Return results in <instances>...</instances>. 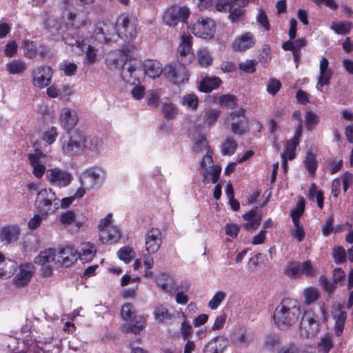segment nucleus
Here are the masks:
<instances>
[{
  "label": "nucleus",
  "instance_id": "obj_1",
  "mask_svg": "<svg viewBox=\"0 0 353 353\" xmlns=\"http://www.w3.org/2000/svg\"><path fill=\"white\" fill-rule=\"evenodd\" d=\"M300 314V306L296 301L285 298L276 306L273 318L279 328L286 329L297 321Z\"/></svg>",
  "mask_w": 353,
  "mask_h": 353
},
{
  "label": "nucleus",
  "instance_id": "obj_2",
  "mask_svg": "<svg viewBox=\"0 0 353 353\" xmlns=\"http://www.w3.org/2000/svg\"><path fill=\"white\" fill-rule=\"evenodd\" d=\"M60 199L52 188H43L37 192L35 208L41 215L46 216L59 208Z\"/></svg>",
  "mask_w": 353,
  "mask_h": 353
},
{
  "label": "nucleus",
  "instance_id": "obj_3",
  "mask_svg": "<svg viewBox=\"0 0 353 353\" xmlns=\"http://www.w3.org/2000/svg\"><path fill=\"white\" fill-rule=\"evenodd\" d=\"M61 148L63 153L74 156L81 153L85 147V137L78 130L66 132L61 138Z\"/></svg>",
  "mask_w": 353,
  "mask_h": 353
},
{
  "label": "nucleus",
  "instance_id": "obj_4",
  "mask_svg": "<svg viewBox=\"0 0 353 353\" xmlns=\"http://www.w3.org/2000/svg\"><path fill=\"white\" fill-rule=\"evenodd\" d=\"M116 26L117 37L128 43L136 39L138 33V23L134 17L121 14L117 19Z\"/></svg>",
  "mask_w": 353,
  "mask_h": 353
},
{
  "label": "nucleus",
  "instance_id": "obj_5",
  "mask_svg": "<svg viewBox=\"0 0 353 353\" xmlns=\"http://www.w3.org/2000/svg\"><path fill=\"white\" fill-rule=\"evenodd\" d=\"M121 314L125 321H129L126 331L138 334L145 327V319L141 316H137L132 304L127 303L122 306Z\"/></svg>",
  "mask_w": 353,
  "mask_h": 353
},
{
  "label": "nucleus",
  "instance_id": "obj_6",
  "mask_svg": "<svg viewBox=\"0 0 353 353\" xmlns=\"http://www.w3.org/2000/svg\"><path fill=\"white\" fill-rule=\"evenodd\" d=\"M106 173L100 167L93 166L86 169L80 176L81 184L91 190L99 188L105 181Z\"/></svg>",
  "mask_w": 353,
  "mask_h": 353
},
{
  "label": "nucleus",
  "instance_id": "obj_7",
  "mask_svg": "<svg viewBox=\"0 0 353 353\" xmlns=\"http://www.w3.org/2000/svg\"><path fill=\"white\" fill-rule=\"evenodd\" d=\"M112 214H108L99 225V239L103 243L112 244L118 241L121 237L119 228L111 223Z\"/></svg>",
  "mask_w": 353,
  "mask_h": 353
},
{
  "label": "nucleus",
  "instance_id": "obj_8",
  "mask_svg": "<svg viewBox=\"0 0 353 353\" xmlns=\"http://www.w3.org/2000/svg\"><path fill=\"white\" fill-rule=\"evenodd\" d=\"M93 36L99 42L108 43L117 36V26L108 21L98 22L95 25Z\"/></svg>",
  "mask_w": 353,
  "mask_h": 353
},
{
  "label": "nucleus",
  "instance_id": "obj_9",
  "mask_svg": "<svg viewBox=\"0 0 353 353\" xmlns=\"http://www.w3.org/2000/svg\"><path fill=\"white\" fill-rule=\"evenodd\" d=\"M317 316L312 310L304 312L300 323V332L302 336L310 338L315 336L319 332Z\"/></svg>",
  "mask_w": 353,
  "mask_h": 353
},
{
  "label": "nucleus",
  "instance_id": "obj_10",
  "mask_svg": "<svg viewBox=\"0 0 353 353\" xmlns=\"http://www.w3.org/2000/svg\"><path fill=\"white\" fill-rule=\"evenodd\" d=\"M190 15V10L185 6H174L168 8L163 14V21L170 27H174L179 22H185Z\"/></svg>",
  "mask_w": 353,
  "mask_h": 353
},
{
  "label": "nucleus",
  "instance_id": "obj_11",
  "mask_svg": "<svg viewBox=\"0 0 353 353\" xmlns=\"http://www.w3.org/2000/svg\"><path fill=\"white\" fill-rule=\"evenodd\" d=\"M185 65L182 63L167 65L163 70V74L174 84L179 85L187 82L189 74Z\"/></svg>",
  "mask_w": 353,
  "mask_h": 353
},
{
  "label": "nucleus",
  "instance_id": "obj_12",
  "mask_svg": "<svg viewBox=\"0 0 353 353\" xmlns=\"http://www.w3.org/2000/svg\"><path fill=\"white\" fill-rule=\"evenodd\" d=\"M53 72L50 66L41 65L33 69L31 72L32 85L43 88L51 84Z\"/></svg>",
  "mask_w": 353,
  "mask_h": 353
},
{
  "label": "nucleus",
  "instance_id": "obj_13",
  "mask_svg": "<svg viewBox=\"0 0 353 353\" xmlns=\"http://www.w3.org/2000/svg\"><path fill=\"white\" fill-rule=\"evenodd\" d=\"M191 35L183 34L181 37V43L178 48L177 60L179 63L188 65L192 63L194 59L192 52Z\"/></svg>",
  "mask_w": 353,
  "mask_h": 353
},
{
  "label": "nucleus",
  "instance_id": "obj_14",
  "mask_svg": "<svg viewBox=\"0 0 353 353\" xmlns=\"http://www.w3.org/2000/svg\"><path fill=\"white\" fill-rule=\"evenodd\" d=\"M192 33L203 39H211L215 33L214 21L209 18H199L192 26Z\"/></svg>",
  "mask_w": 353,
  "mask_h": 353
},
{
  "label": "nucleus",
  "instance_id": "obj_15",
  "mask_svg": "<svg viewBox=\"0 0 353 353\" xmlns=\"http://www.w3.org/2000/svg\"><path fill=\"white\" fill-rule=\"evenodd\" d=\"M47 181L52 185L59 187L68 186L72 181V175L68 172L59 168L48 169L46 171Z\"/></svg>",
  "mask_w": 353,
  "mask_h": 353
},
{
  "label": "nucleus",
  "instance_id": "obj_16",
  "mask_svg": "<svg viewBox=\"0 0 353 353\" xmlns=\"http://www.w3.org/2000/svg\"><path fill=\"white\" fill-rule=\"evenodd\" d=\"M79 121L77 112L71 108H63L61 110L59 122L66 132H72Z\"/></svg>",
  "mask_w": 353,
  "mask_h": 353
},
{
  "label": "nucleus",
  "instance_id": "obj_17",
  "mask_svg": "<svg viewBox=\"0 0 353 353\" xmlns=\"http://www.w3.org/2000/svg\"><path fill=\"white\" fill-rule=\"evenodd\" d=\"M162 234L158 228H151L145 234V250L149 254L156 253L162 243Z\"/></svg>",
  "mask_w": 353,
  "mask_h": 353
},
{
  "label": "nucleus",
  "instance_id": "obj_18",
  "mask_svg": "<svg viewBox=\"0 0 353 353\" xmlns=\"http://www.w3.org/2000/svg\"><path fill=\"white\" fill-rule=\"evenodd\" d=\"M256 38L251 32H246L236 37L232 43L234 52H245L254 47Z\"/></svg>",
  "mask_w": 353,
  "mask_h": 353
},
{
  "label": "nucleus",
  "instance_id": "obj_19",
  "mask_svg": "<svg viewBox=\"0 0 353 353\" xmlns=\"http://www.w3.org/2000/svg\"><path fill=\"white\" fill-rule=\"evenodd\" d=\"M45 157L46 155L39 150H36L34 154L28 155L29 163L33 168L32 173L38 179H41L46 170L42 161V159Z\"/></svg>",
  "mask_w": 353,
  "mask_h": 353
},
{
  "label": "nucleus",
  "instance_id": "obj_20",
  "mask_svg": "<svg viewBox=\"0 0 353 353\" xmlns=\"http://www.w3.org/2000/svg\"><path fill=\"white\" fill-rule=\"evenodd\" d=\"M141 74V69L132 65L131 63H125L123 65L121 73L123 79L130 84L140 83Z\"/></svg>",
  "mask_w": 353,
  "mask_h": 353
},
{
  "label": "nucleus",
  "instance_id": "obj_21",
  "mask_svg": "<svg viewBox=\"0 0 353 353\" xmlns=\"http://www.w3.org/2000/svg\"><path fill=\"white\" fill-rule=\"evenodd\" d=\"M79 257L78 250L71 246H66L59 250L58 262L63 266L69 267L75 263Z\"/></svg>",
  "mask_w": 353,
  "mask_h": 353
},
{
  "label": "nucleus",
  "instance_id": "obj_22",
  "mask_svg": "<svg viewBox=\"0 0 353 353\" xmlns=\"http://www.w3.org/2000/svg\"><path fill=\"white\" fill-rule=\"evenodd\" d=\"M329 61L327 58L323 57L320 61L319 65V77L316 87L319 89V87L327 85L330 84V79L332 77V71L328 68Z\"/></svg>",
  "mask_w": 353,
  "mask_h": 353
},
{
  "label": "nucleus",
  "instance_id": "obj_23",
  "mask_svg": "<svg viewBox=\"0 0 353 353\" xmlns=\"http://www.w3.org/2000/svg\"><path fill=\"white\" fill-rule=\"evenodd\" d=\"M20 234V228L17 225H6L0 229V240L6 244L16 241Z\"/></svg>",
  "mask_w": 353,
  "mask_h": 353
},
{
  "label": "nucleus",
  "instance_id": "obj_24",
  "mask_svg": "<svg viewBox=\"0 0 353 353\" xmlns=\"http://www.w3.org/2000/svg\"><path fill=\"white\" fill-rule=\"evenodd\" d=\"M143 68L145 75L152 79L159 77L163 72L161 63L157 60H145Z\"/></svg>",
  "mask_w": 353,
  "mask_h": 353
},
{
  "label": "nucleus",
  "instance_id": "obj_25",
  "mask_svg": "<svg viewBox=\"0 0 353 353\" xmlns=\"http://www.w3.org/2000/svg\"><path fill=\"white\" fill-rule=\"evenodd\" d=\"M32 277L31 267L28 264L22 265L19 272L14 279V285L17 287L26 285Z\"/></svg>",
  "mask_w": 353,
  "mask_h": 353
},
{
  "label": "nucleus",
  "instance_id": "obj_26",
  "mask_svg": "<svg viewBox=\"0 0 353 353\" xmlns=\"http://www.w3.org/2000/svg\"><path fill=\"white\" fill-rule=\"evenodd\" d=\"M222 81L218 77H205L200 82L199 90L203 92H210L218 88Z\"/></svg>",
  "mask_w": 353,
  "mask_h": 353
},
{
  "label": "nucleus",
  "instance_id": "obj_27",
  "mask_svg": "<svg viewBox=\"0 0 353 353\" xmlns=\"http://www.w3.org/2000/svg\"><path fill=\"white\" fill-rule=\"evenodd\" d=\"M156 283L161 289L166 292L176 290L172 278L166 273H161L156 277Z\"/></svg>",
  "mask_w": 353,
  "mask_h": 353
},
{
  "label": "nucleus",
  "instance_id": "obj_28",
  "mask_svg": "<svg viewBox=\"0 0 353 353\" xmlns=\"http://www.w3.org/2000/svg\"><path fill=\"white\" fill-rule=\"evenodd\" d=\"M96 249L93 244L85 242L81 245L80 249L78 251L79 254V259L83 262L86 263L90 261L94 256Z\"/></svg>",
  "mask_w": 353,
  "mask_h": 353
},
{
  "label": "nucleus",
  "instance_id": "obj_29",
  "mask_svg": "<svg viewBox=\"0 0 353 353\" xmlns=\"http://www.w3.org/2000/svg\"><path fill=\"white\" fill-rule=\"evenodd\" d=\"M219 341H221L219 349H216V344L214 341H210L203 349L204 353H223L224 350L229 345L228 339L223 336H219Z\"/></svg>",
  "mask_w": 353,
  "mask_h": 353
},
{
  "label": "nucleus",
  "instance_id": "obj_30",
  "mask_svg": "<svg viewBox=\"0 0 353 353\" xmlns=\"http://www.w3.org/2000/svg\"><path fill=\"white\" fill-rule=\"evenodd\" d=\"M221 172V168L217 165H212L210 170H203V183L208 184L211 181L213 183H216L219 180Z\"/></svg>",
  "mask_w": 353,
  "mask_h": 353
},
{
  "label": "nucleus",
  "instance_id": "obj_31",
  "mask_svg": "<svg viewBox=\"0 0 353 353\" xmlns=\"http://www.w3.org/2000/svg\"><path fill=\"white\" fill-rule=\"evenodd\" d=\"M353 28V23L348 21H343L339 22H332L330 26V29L332 30L336 34L345 35L350 33Z\"/></svg>",
  "mask_w": 353,
  "mask_h": 353
},
{
  "label": "nucleus",
  "instance_id": "obj_32",
  "mask_svg": "<svg viewBox=\"0 0 353 353\" xmlns=\"http://www.w3.org/2000/svg\"><path fill=\"white\" fill-rule=\"evenodd\" d=\"M55 257V250L47 249L41 251L39 255L34 258V263L38 265H44L54 261Z\"/></svg>",
  "mask_w": 353,
  "mask_h": 353
},
{
  "label": "nucleus",
  "instance_id": "obj_33",
  "mask_svg": "<svg viewBox=\"0 0 353 353\" xmlns=\"http://www.w3.org/2000/svg\"><path fill=\"white\" fill-rule=\"evenodd\" d=\"M243 219L247 221V223L244 224V226L248 230L256 229L261 223V218L257 217L256 212L254 210H252L248 213L244 214Z\"/></svg>",
  "mask_w": 353,
  "mask_h": 353
},
{
  "label": "nucleus",
  "instance_id": "obj_34",
  "mask_svg": "<svg viewBox=\"0 0 353 353\" xmlns=\"http://www.w3.org/2000/svg\"><path fill=\"white\" fill-rule=\"evenodd\" d=\"M334 347L332 336L330 334H324L318 344L319 353H329Z\"/></svg>",
  "mask_w": 353,
  "mask_h": 353
},
{
  "label": "nucleus",
  "instance_id": "obj_35",
  "mask_svg": "<svg viewBox=\"0 0 353 353\" xmlns=\"http://www.w3.org/2000/svg\"><path fill=\"white\" fill-rule=\"evenodd\" d=\"M229 19L232 23L241 21L244 18L245 10L241 8V6L232 3L229 8Z\"/></svg>",
  "mask_w": 353,
  "mask_h": 353
},
{
  "label": "nucleus",
  "instance_id": "obj_36",
  "mask_svg": "<svg viewBox=\"0 0 353 353\" xmlns=\"http://www.w3.org/2000/svg\"><path fill=\"white\" fill-rule=\"evenodd\" d=\"M155 320L158 323H162L165 320L171 319L172 314L163 305H157L154 310Z\"/></svg>",
  "mask_w": 353,
  "mask_h": 353
},
{
  "label": "nucleus",
  "instance_id": "obj_37",
  "mask_svg": "<svg viewBox=\"0 0 353 353\" xmlns=\"http://www.w3.org/2000/svg\"><path fill=\"white\" fill-rule=\"evenodd\" d=\"M6 68L10 74H17L23 73L27 69V65L24 61L18 59L8 63Z\"/></svg>",
  "mask_w": 353,
  "mask_h": 353
},
{
  "label": "nucleus",
  "instance_id": "obj_38",
  "mask_svg": "<svg viewBox=\"0 0 353 353\" xmlns=\"http://www.w3.org/2000/svg\"><path fill=\"white\" fill-rule=\"evenodd\" d=\"M309 199L314 201L316 200L318 206L322 209L323 207L324 196L321 190H319L315 183H312L309 190Z\"/></svg>",
  "mask_w": 353,
  "mask_h": 353
},
{
  "label": "nucleus",
  "instance_id": "obj_39",
  "mask_svg": "<svg viewBox=\"0 0 353 353\" xmlns=\"http://www.w3.org/2000/svg\"><path fill=\"white\" fill-rule=\"evenodd\" d=\"M63 39L68 46L81 47L82 39L76 31L74 32H65L63 35Z\"/></svg>",
  "mask_w": 353,
  "mask_h": 353
},
{
  "label": "nucleus",
  "instance_id": "obj_40",
  "mask_svg": "<svg viewBox=\"0 0 353 353\" xmlns=\"http://www.w3.org/2000/svg\"><path fill=\"white\" fill-rule=\"evenodd\" d=\"M301 264L299 262L290 261L285 268V274L288 277L294 278L301 274Z\"/></svg>",
  "mask_w": 353,
  "mask_h": 353
},
{
  "label": "nucleus",
  "instance_id": "obj_41",
  "mask_svg": "<svg viewBox=\"0 0 353 353\" xmlns=\"http://www.w3.org/2000/svg\"><path fill=\"white\" fill-rule=\"evenodd\" d=\"M304 165L311 174H314L317 168V160L316 155L312 152H308L303 161Z\"/></svg>",
  "mask_w": 353,
  "mask_h": 353
},
{
  "label": "nucleus",
  "instance_id": "obj_42",
  "mask_svg": "<svg viewBox=\"0 0 353 353\" xmlns=\"http://www.w3.org/2000/svg\"><path fill=\"white\" fill-rule=\"evenodd\" d=\"M198 61L202 67H208L212 64V58L206 48H200L197 52Z\"/></svg>",
  "mask_w": 353,
  "mask_h": 353
},
{
  "label": "nucleus",
  "instance_id": "obj_43",
  "mask_svg": "<svg viewBox=\"0 0 353 353\" xmlns=\"http://www.w3.org/2000/svg\"><path fill=\"white\" fill-rule=\"evenodd\" d=\"M181 103L183 105L195 110L199 105V98L194 93L188 94L183 97Z\"/></svg>",
  "mask_w": 353,
  "mask_h": 353
},
{
  "label": "nucleus",
  "instance_id": "obj_44",
  "mask_svg": "<svg viewBox=\"0 0 353 353\" xmlns=\"http://www.w3.org/2000/svg\"><path fill=\"white\" fill-rule=\"evenodd\" d=\"M23 47L25 57L29 59H33L36 57L37 47L35 42L26 40L23 43Z\"/></svg>",
  "mask_w": 353,
  "mask_h": 353
},
{
  "label": "nucleus",
  "instance_id": "obj_45",
  "mask_svg": "<svg viewBox=\"0 0 353 353\" xmlns=\"http://www.w3.org/2000/svg\"><path fill=\"white\" fill-rule=\"evenodd\" d=\"M237 148V143L232 138H228L222 145V153L223 155H231L234 154Z\"/></svg>",
  "mask_w": 353,
  "mask_h": 353
},
{
  "label": "nucleus",
  "instance_id": "obj_46",
  "mask_svg": "<svg viewBox=\"0 0 353 353\" xmlns=\"http://www.w3.org/2000/svg\"><path fill=\"white\" fill-rule=\"evenodd\" d=\"M163 113L164 117L167 119H173L178 114V108L176 106L170 103H164L163 105Z\"/></svg>",
  "mask_w": 353,
  "mask_h": 353
},
{
  "label": "nucleus",
  "instance_id": "obj_47",
  "mask_svg": "<svg viewBox=\"0 0 353 353\" xmlns=\"http://www.w3.org/2000/svg\"><path fill=\"white\" fill-rule=\"evenodd\" d=\"M319 123V117L312 111H308L305 114V125L309 131L314 130L315 126Z\"/></svg>",
  "mask_w": 353,
  "mask_h": 353
},
{
  "label": "nucleus",
  "instance_id": "obj_48",
  "mask_svg": "<svg viewBox=\"0 0 353 353\" xmlns=\"http://www.w3.org/2000/svg\"><path fill=\"white\" fill-rule=\"evenodd\" d=\"M59 69L61 71H63L64 72L65 75L72 76L76 74L77 70V66L74 63L63 61L59 63Z\"/></svg>",
  "mask_w": 353,
  "mask_h": 353
},
{
  "label": "nucleus",
  "instance_id": "obj_49",
  "mask_svg": "<svg viewBox=\"0 0 353 353\" xmlns=\"http://www.w3.org/2000/svg\"><path fill=\"white\" fill-rule=\"evenodd\" d=\"M117 254L121 260L128 263L134 256V252L132 248L123 247L119 250Z\"/></svg>",
  "mask_w": 353,
  "mask_h": 353
},
{
  "label": "nucleus",
  "instance_id": "obj_50",
  "mask_svg": "<svg viewBox=\"0 0 353 353\" xmlns=\"http://www.w3.org/2000/svg\"><path fill=\"white\" fill-rule=\"evenodd\" d=\"M298 145L288 141L285 144V150L281 154V157H288V160H292L296 156L295 150Z\"/></svg>",
  "mask_w": 353,
  "mask_h": 353
},
{
  "label": "nucleus",
  "instance_id": "obj_51",
  "mask_svg": "<svg viewBox=\"0 0 353 353\" xmlns=\"http://www.w3.org/2000/svg\"><path fill=\"white\" fill-rule=\"evenodd\" d=\"M57 136V128L54 126H51L43 132V139L51 145L56 141Z\"/></svg>",
  "mask_w": 353,
  "mask_h": 353
},
{
  "label": "nucleus",
  "instance_id": "obj_52",
  "mask_svg": "<svg viewBox=\"0 0 353 353\" xmlns=\"http://www.w3.org/2000/svg\"><path fill=\"white\" fill-rule=\"evenodd\" d=\"M205 150H210L207 139L203 136H199L195 140L193 150L195 152H201Z\"/></svg>",
  "mask_w": 353,
  "mask_h": 353
},
{
  "label": "nucleus",
  "instance_id": "obj_53",
  "mask_svg": "<svg viewBox=\"0 0 353 353\" xmlns=\"http://www.w3.org/2000/svg\"><path fill=\"white\" fill-rule=\"evenodd\" d=\"M316 273V268L310 261H306L301 264V274H303L307 277H313Z\"/></svg>",
  "mask_w": 353,
  "mask_h": 353
},
{
  "label": "nucleus",
  "instance_id": "obj_54",
  "mask_svg": "<svg viewBox=\"0 0 353 353\" xmlns=\"http://www.w3.org/2000/svg\"><path fill=\"white\" fill-rule=\"evenodd\" d=\"M225 296H226V294L224 292H223V291L217 292L214 295L212 299L210 301V302L208 303V306L212 310L216 309L219 306L221 303L225 299Z\"/></svg>",
  "mask_w": 353,
  "mask_h": 353
},
{
  "label": "nucleus",
  "instance_id": "obj_55",
  "mask_svg": "<svg viewBox=\"0 0 353 353\" xmlns=\"http://www.w3.org/2000/svg\"><path fill=\"white\" fill-rule=\"evenodd\" d=\"M245 120L240 119L236 121H234L231 125V129L234 134H243L246 131Z\"/></svg>",
  "mask_w": 353,
  "mask_h": 353
},
{
  "label": "nucleus",
  "instance_id": "obj_56",
  "mask_svg": "<svg viewBox=\"0 0 353 353\" xmlns=\"http://www.w3.org/2000/svg\"><path fill=\"white\" fill-rule=\"evenodd\" d=\"M220 115V111L218 110H210L204 115V121L209 125L214 124L217 118Z\"/></svg>",
  "mask_w": 353,
  "mask_h": 353
},
{
  "label": "nucleus",
  "instance_id": "obj_57",
  "mask_svg": "<svg viewBox=\"0 0 353 353\" xmlns=\"http://www.w3.org/2000/svg\"><path fill=\"white\" fill-rule=\"evenodd\" d=\"M293 42L294 45V59L297 63L301 57V49L306 46V40L301 38Z\"/></svg>",
  "mask_w": 353,
  "mask_h": 353
},
{
  "label": "nucleus",
  "instance_id": "obj_58",
  "mask_svg": "<svg viewBox=\"0 0 353 353\" xmlns=\"http://www.w3.org/2000/svg\"><path fill=\"white\" fill-rule=\"evenodd\" d=\"M236 99L234 95L223 94L219 97V102L222 106L233 108L236 105Z\"/></svg>",
  "mask_w": 353,
  "mask_h": 353
},
{
  "label": "nucleus",
  "instance_id": "obj_59",
  "mask_svg": "<svg viewBox=\"0 0 353 353\" xmlns=\"http://www.w3.org/2000/svg\"><path fill=\"white\" fill-rule=\"evenodd\" d=\"M281 86V82L275 79H272L268 83L267 85V91L272 95H275L279 90H280Z\"/></svg>",
  "mask_w": 353,
  "mask_h": 353
},
{
  "label": "nucleus",
  "instance_id": "obj_60",
  "mask_svg": "<svg viewBox=\"0 0 353 353\" xmlns=\"http://www.w3.org/2000/svg\"><path fill=\"white\" fill-rule=\"evenodd\" d=\"M305 302L307 304L313 303L319 297L318 290L314 288H307L304 291Z\"/></svg>",
  "mask_w": 353,
  "mask_h": 353
},
{
  "label": "nucleus",
  "instance_id": "obj_61",
  "mask_svg": "<svg viewBox=\"0 0 353 353\" xmlns=\"http://www.w3.org/2000/svg\"><path fill=\"white\" fill-rule=\"evenodd\" d=\"M76 216L73 211L69 210L61 214L60 221L64 225H71L75 222Z\"/></svg>",
  "mask_w": 353,
  "mask_h": 353
},
{
  "label": "nucleus",
  "instance_id": "obj_62",
  "mask_svg": "<svg viewBox=\"0 0 353 353\" xmlns=\"http://www.w3.org/2000/svg\"><path fill=\"white\" fill-rule=\"evenodd\" d=\"M319 285L327 292H332L336 289V283L330 282L323 275L319 277Z\"/></svg>",
  "mask_w": 353,
  "mask_h": 353
},
{
  "label": "nucleus",
  "instance_id": "obj_63",
  "mask_svg": "<svg viewBox=\"0 0 353 353\" xmlns=\"http://www.w3.org/2000/svg\"><path fill=\"white\" fill-rule=\"evenodd\" d=\"M333 224H334V216L330 215L325 221V223L322 228V232L325 236H329L331 234V232H333V230H334Z\"/></svg>",
  "mask_w": 353,
  "mask_h": 353
},
{
  "label": "nucleus",
  "instance_id": "obj_64",
  "mask_svg": "<svg viewBox=\"0 0 353 353\" xmlns=\"http://www.w3.org/2000/svg\"><path fill=\"white\" fill-rule=\"evenodd\" d=\"M159 94L155 90H150L147 94L148 104L150 106H157L159 102Z\"/></svg>",
  "mask_w": 353,
  "mask_h": 353
}]
</instances>
